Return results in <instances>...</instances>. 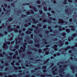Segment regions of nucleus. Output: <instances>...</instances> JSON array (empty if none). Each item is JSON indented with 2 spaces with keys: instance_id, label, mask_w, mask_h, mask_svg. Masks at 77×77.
<instances>
[{
  "instance_id": "12",
  "label": "nucleus",
  "mask_w": 77,
  "mask_h": 77,
  "mask_svg": "<svg viewBox=\"0 0 77 77\" xmlns=\"http://www.w3.org/2000/svg\"><path fill=\"white\" fill-rule=\"evenodd\" d=\"M53 48H54L55 50H57V45H54V47H53Z\"/></svg>"
},
{
  "instance_id": "6",
  "label": "nucleus",
  "mask_w": 77,
  "mask_h": 77,
  "mask_svg": "<svg viewBox=\"0 0 77 77\" xmlns=\"http://www.w3.org/2000/svg\"><path fill=\"white\" fill-rule=\"evenodd\" d=\"M29 8H31V9L32 8H33L35 12H36V11H37V9H36V7L35 6H34L32 7V6L31 5H30L29 6Z\"/></svg>"
},
{
  "instance_id": "46",
  "label": "nucleus",
  "mask_w": 77,
  "mask_h": 77,
  "mask_svg": "<svg viewBox=\"0 0 77 77\" xmlns=\"http://www.w3.org/2000/svg\"><path fill=\"white\" fill-rule=\"evenodd\" d=\"M11 5L12 6H14V2L11 3Z\"/></svg>"
},
{
  "instance_id": "26",
  "label": "nucleus",
  "mask_w": 77,
  "mask_h": 77,
  "mask_svg": "<svg viewBox=\"0 0 77 77\" xmlns=\"http://www.w3.org/2000/svg\"><path fill=\"white\" fill-rule=\"evenodd\" d=\"M50 60V59H47L46 61H45L44 62H43L44 64H46L47 63V61H48V60Z\"/></svg>"
},
{
  "instance_id": "37",
  "label": "nucleus",
  "mask_w": 77,
  "mask_h": 77,
  "mask_svg": "<svg viewBox=\"0 0 77 77\" xmlns=\"http://www.w3.org/2000/svg\"><path fill=\"white\" fill-rule=\"evenodd\" d=\"M27 53L28 54H31L32 52L31 51H29Z\"/></svg>"
},
{
  "instance_id": "7",
  "label": "nucleus",
  "mask_w": 77,
  "mask_h": 77,
  "mask_svg": "<svg viewBox=\"0 0 77 77\" xmlns=\"http://www.w3.org/2000/svg\"><path fill=\"white\" fill-rule=\"evenodd\" d=\"M70 27L72 28L71 29V30H72V31H75V26L72 25L70 26Z\"/></svg>"
},
{
  "instance_id": "38",
  "label": "nucleus",
  "mask_w": 77,
  "mask_h": 77,
  "mask_svg": "<svg viewBox=\"0 0 77 77\" xmlns=\"http://www.w3.org/2000/svg\"><path fill=\"white\" fill-rule=\"evenodd\" d=\"M63 68H66V67H67V66H67V65H63Z\"/></svg>"
},
{
  "instance_id": "64",
  "label": "nucleus",
  "mask_w": 77,
  "mask_h": 77,
  "mask_svg": "<svg viewBox=\"0 0 77 77\" xmlns=\"http://www.w3.org/2000/svg\"><path fill=\"white\" fill-rule=\"evenodd\" d=\"M46 69H44L43 70V72H47V70H46Z\"/></svg>"
},
{
  "instance_id": "1",
  "label": "nucleus",
  "mask_w": 77,
  "mask_h": 77,
  "mask_svg": "<svg viewBox=\"0 0 77 77\" xmlns=\"http://www.w3.org/2000/svg\"><path fill=\"white\" fill-rule=\"evenodd\" d=\"M5 42V43L4 44V45L3 46L2 48H8V46L7 45V44L9 45L11 43L9 42H8L7 41H6Z\"/></svg>"
},
{
  "instance_id": "43",
  "label": "nucleus",
  "mask_w": 77,
  "mask_h": 77,
  "mask_svg": "<svg viewBox=\"0 0 77 77\" xmlns=\"http://www.w3.org/2000/svg\"><path fill=\"white\" fill-rule=\"evenodd\" d=\"M37 26L38 27H41V26H42V25L41 24H38L37 25Z\"/></svg>"
},
{
  "instance_id": "13",
  "label": "nucleus",
  "mask_w": 77,
  "mask_h": 77,
  "mask_svg": "<svg viewBox=\"0 0 77 77\" xmlns=\"http://www.w3.org/2000/svg\"><path fill=\"white\" fill-rule=\"evenodd\" d=\"M70 68L72 71H73V72H74V70L75 69H74V66H71L70 67Z\"/></svg>"
},
{
  "instance_id": "32",
  "label": "nucleus",
  "mask_w": 77,
  "mask_h": 77,
  "mask_svg": "<svg viewBox=\"0 0 77 77\" xmlns=\"http://www.w3.org/2000/svg\"><path fill=\"white\" fill-rule=\"evenodd\" d=\"M30 5V3H24V4H22V5H23V6H24V5Z\"/></svg>"
},
{
  "instance_id": "8",
  "label": "nucleus",
  "mask_w": 77,
  "mask_h": 77,
  "mask_svg": "<svg viewBox=\"0 0 77 77\" xmlns=\"http://www.w3.org/2000/svg\"><path fill=\"white\" fill-rule=\"evenodd\" d=\"M50 47V45H46V46H45L46 48L43 49L44 51H46V50H48V48L47 47Z\"/></svg>"
},
{
  "instance_id": "31",
  "label": "nucleus",
  "mask_w": 77,
  "mask_h": 77,
  "mask_svg": "<svg viewBox=\"0 0 77 77\" xmlns=\"http://www.w3.org/2000/svg\"><path fill=\"white\" fill-rule=\"evenodd\" d=\"M43 28L45 29L47 28V25H44L43 26Z\"/></svg>"
},
{
  "instance_id": "35",
  "label": "nucleus",
  "mask_w": 77,
  "mask_h": 77,
  "mask_svg": "<svg viewBox=\"0 0 77 77\" xmlns=\"http://www.w3.org/2000/svg\"><path fill=\"white\" fill-rule=\"evenodd\" d=\"M52 73L53 75H56V74H57V73L55 72L54 71H52Z\"/></svg>"
},
{
  "instance_id": "36",
  "label": "nucleus",
  "mask_w": 77,
  "mask_h": 77,
  "mask_svg": "<svg viewBox=\"0 0 77 77\" xmlns=\"http://www.w3.org/2000/svg\"><path fill=\"white\" fill-rule=\"evenodd\" d=\"M65 11L66 14H68V9H66L65 10Z\"/></svg>"
},
{
  "instance_id": "20",
  "label": "nucleus",
  "mask_w": 77,
  "mask_h": 77,
  "mask_svg": "<svg viewBox=\"0 0 77 77\" xmlns=\"http://www.w3.org/2000/svg\"><path fill=\"white\" fill-rule=\"evenodd\" d=\"M61 34L64 37L65 36H66V33L65 32H63L62 33H61Z\"/></svg>"
},
{
  "instance_id": "10",
  "label": "nucleus",
  "mask_w": 77,
  "mask_h": 77,
  "mask_svg": "<svg viewBox=\"0 0 77 77\" xmlns=\"http://www.w3.org/2000/svg\"><path fill=\"white\" fill-rule=\"evenodd\" d=\"M17 77V75L15 74H13L12 75H9L8 76V77Z\"/></svg>"
},
{
  "instance_id": "57",
  "label": "nucleus",
  "mask_w": 77,
  "mask_h": 77,
  "mask_svg": "<svg viewBox=\"0 0 77 77\" xmlns=\"http://www.w3.org/2000/svg\"><path fill=\"white\" fill-rule=\"evenodd\" d=\"M31 71L32 73H33L34 72H35V71L34 70H31Z\"/></svg>"
},
{
  "instance_id": "52",
  "label": "nucleus",
  "mask_w": 77,
  "mask_h": 77,
  "mask_svg": "<svg viewBox=\"0 0 77 77\" xmlns=\"http://www.w3.org/2000/svg\"><path fill=\"white\" fill-rule=\"evenodd\" d=\"M38 51L39 53H41V52H42V50L41 49H39L38 50Z\"/></svg>"
},
{
  "instance_id": "19",
  "label": "nucleus",
  "mask_w": 77,
  "mask_h": 77,
  "mask_svg": "<svg viewBox=\"0 0 77 77\" xmlns=\"http://www.w3.org/2000/svg\"><path fill=\"white\" fill-rule=\"evenodd\" d=\"M26 34H31V33H32V31H27L26 32Z\"/></svg>"
},
{
  "instance_id": "29",
  "label": "nucleus",
  "mask_w": 77,
  "mask_h": 77,
  "mask_svg": "<svg viewBox=\"0 0 77 77\" xmlns=\"http://www.w3.org/2000/svg\"><path fill=\"white\" fill-rule=\"evenodd\" d=\"M36 3L37 4L40 5V4H41V1H40V0L37 1Z\"/></svg>"
},
{
  "instance_id": "58",
  "label": "nucleus",
  "mask_w": 77,
  "mask_h": 77,
  "mask_svg": "<svg viewBox=\"0 0 77 77\" xmlns=\"http://www.w3.org/2000/svg\"><path fill=\"white\" fill-rule=\"evenodd\" d=\"M16 65H18V66H19V65H20V63H19L18 62H17L16 63Z\"/></svg>"
},
{
  "instance_id": "63",
  "label": "nucleus",
  "mask_w": 77,
  "mask_h": 77,
  "mask_svg": "<svg viewBox=\"0 0 77 77\" xmlns=\"http://www.w3.org/2000/svg\"><path fill=\"white\" fill-rule=\"evenodd\" d=\"M47 21V22H48V23H51V21L49 20H48Z\"/></svg>"
},
{
  "instance_id": "22",
  "label": "nucleus",
  "mask_w": 77,
  "mask_h": 77,
  "mask_svg": "<svg viewBox=\"0 0 77 77\" xmlns=\"http://www.w3.org/2000/svg\"><path fill=\"white\" fill-rule=\"evenodd\" d=\"M42 69H47V66H44L42 67Z\"/></svg>"
},
{
  "instance_id": "4",
  "label": "nucleus",
  "mask_w": 77,
  "mask_h": 77,
  "mask_svg": "<svg viewBox=\"0 0 77 77\" xmlns=\"http://www.w3.org/2000/svg\"><path fill=\"white\" fill-rule=\"evenodd\" d=\"M31 18L32 20L33 21V23L34 24H36V23H37L38 22V20H35V19L33 18V17L32 16H31Z\"/></svg>"
},
{
  "instance_id": "3",
  "label": "nucleus",
  "mask_w": 77,
  "mask_h": 77,
  "mask_svg": "<svg viewBox=\"0 0 77 77\" xmlns=\"http://www.w3.org/2000/svg\"><path fill=\"white\" fill-rule=\"evenodd\" d=\"M58 24H62L65 23V21L62 19L59 18L58 19Z\"/></svg>"
},
{
  "instance_id": "61",
  "label": "nucleus",
  "mask_w": 77,
  "mask_h": 77,
  "mask_svg": "<svg viewBox=\"0 0 77 77\" xmlns=\"http://www.w3.org/2000/svg\"><path fill=\"white\" fill-rule=\"evenodd\" d=\"M11 27V26H8L7 28L8 29H10Z\"/></svg>"
},
{
  "instance_id": "21",
  "label": "nucleus",
  "mask_w": 77,
  "mask_h": 77,
  "mask_svg": "<svg viewBox=\"0 0 77 77\" xmlns=\"http://www.w3.org/2000/svg\"><path fill=\"white\" fill-rule=\"evenodd\" d=\"M23 47L25 48H26V45H27V43H24V44H23Z\"/></svg>"
},
{
  "instance_id": "41",
  "label": "nucleus",
  "mask_w": 77,
  "mask_h": 77,
  "mask_svg": "<svg viewBox=\"0 0 77 77\" xmlns=\"http://www.w3.org/2000/svg\"><path fill=\"white\" fill-rule=\"evenodd\" d=\"M24 27H28V24H25L24 25Z\"/></svg>"
},
{
  "instance_id": "56",
  "label": "nucleus",
  "mask_w": 77,
  "mask_h": 77,
  "mask_svg": "<svg viewBox=\"0 0 77 77\" xmlns=\"http://www.w3.org/2000/svg\"><path fill=\"white\" fill-rule=\"evenodd\" d=\"M45 33H46V34H48V33H49V31H46L45 32Z\"/></svg>"
},
{
  "instance_id": "34",
  "label": "nucleus",
  "mask_w": 77,
  "mask_h": 77,
  "mask_svg": "<svg viewBox=\"0 0 77 77\" xmlns=\"http://www.w3.org/2000/svg\"><path fill=\"white\" fill-rule=\"evenodd\" d=\"M26 14L27 15H29V14H30V12L29 11H28L27 12L26 11Z\"/></svg>"
},
{
  "instance_id": "30",
  "label": "nucleus",
  "mask_w": 77,
  "mask_h": 77,
  "mask_svg": "<svg viewBox=\"0 0 77 77\" xmlns=\"http://www.w3.org/2000/svg\"><path fill=\"white\" fill-rule=\"evenodd\" d=\"M19 48V45H16L14 46V48L16 49H17V48Z\"/></svg>"
},
{
  "instance_id": "44",
  "label": "nucleus",
  "mask_w": 77,
  "mask_h": 77,
  "mask_svg": "<svg viewBox=\"0 0 77 77\" xmlns=\"http://www.w3.org/2000/svg\"><path fill=\"white\" fill-rule=\"evenodd\" d=\"M68 44H69V42H65V44L66 45H68Z\"/></svg>"
},
{
  "instance_id": "45",
  "label": "nucleus",
  "mask_w": 77,
  "mask_h": 77,
  "mask_svg": "<svg viewBox=\"0 0 77 77\" xmlns=\"http://www.w3.org/2000/svg\"><path fill=\"white\" fill-rule=\"evenodd\" d=\"M60 54V52H58L57 53V55L58 56H59Z\"/></svg>"
},
{
  "instance_id": "11",
  "label": "nucleus",
  "mask_w": 77,
  "mask_h": 77,
  "mask_svg": "<svg viewBox=\"0 0 77 77\" xmlns=\"http://www.w3.org/2000/svg\"><path fill=\"white\" fill-rule=\"evenodd\" d=\"M64 70V69L63 68H61L60 69V74H63V73H64V72H63Z\"/></svg>"
},
{
  "instance_id": "14",
  "label": "nucleus",
  "mask_w": 77,
  "mask_h": 77,
  "mask_svg": "<svg viewBox=\"0 0 77 77\" xmlns=\"http://www.w3.org/2000/svg\"><path fill=\"white\" fill-rule=\"evenodd\" d=\"M70 48H71V46H67L66 48H65L64 50L65 51H67V50H68V49H69Z\"/></svg>"
},
{
  "instance_id": "55",
  "label": "nucleus",
  "mask_w": 77,
  "mask_h": 77,
  "mask_svg": "<svg viewBox=\"0 0 77 77\" xmlns=\"http://www.w3.org/2000/svg\"><path fill=\"white\" fill-rule=\"evenodd\" d=\"M47 14L48 15V16H49L50 17L51 16V14L49 12H48Z\"/></svg>"
},
{
  "instance_id": "54",
  "label": "nucleus",
  "mask_w": 77,
  "mask_h": 77,
  "mask_svg": "<svg viewBox=\"0 0 77 77\" xmlns=\"http://www.w3.org/2000/svg\"><path fill=\"white\" fill-rule=\"evenodd\" d=\"M3 56H4V55L3 54L0 53V57H3Z\"/></svg>"
},
{
  "instance_id": "53",
  "label": "nucleus",
  "mask_w": 77,
  "mask_h": 77,
  "mask_svg": "<svg viewBox=\"0 0 77 77\" xmlns=\"http://www.w3.org/2000/svg\"><path fill=\"white\" fill-rule=\"evenodd\" d=\"M32 28H35L36 27V26L35 25H32Z\"/></svg>"
},
{
  "instance_id": "49",
  "label": "nucleus",
  "mask_w": 77,
  "mask_h": 77,
  "mask_svg": "<svg viewBox=\"0 0 77 77\" xmlns=\"http://www.w3.org/2000/svg\"><path fill=\"white\" fill-rule=\"evenodd\" d=\"M42 4L43 5H45V4H46V2L45 1H43L42 2Z\"/></svg>"
},
{
  "instance_id": "33",
  "label": "nucleus",
  "mask_w": 77,
  "mask_h": 77,
  "mask_svg": "<svg viewBox=\"0 0 77 77\" xmlns=\"http://www.w3.org/2000/svg\"><path fill=\"white\" fill-rule=\"evenodd\" d=\"M49 54V51H46L45 52V54L46 55H48Z\"/></svg>"
},
{
  "instance_id": "51",
  "label": "nucleus",
  "mask_w": 77,
  "mask_h": 77,
  "mask_svg": "<svg viewBox=\"0 0 77 77\" xmlns=\"http://www.w3.org/2000/svg\"><path fill=\"white\" fill-rule=\"evenodd\" d=\"M20 26H16V28L17 29H20Z\"/></svg>"
},
{
  "instance_id": "16",
  "label": "nucleus",
  "mask_w": 77,
  "mask_h": 77,
  "mask_svg": "<svg viewBox=\"0 0 77 77\" xmlns=\"http://www.w3.org/2000/svg\"><path fill=\"white\" fill-rule=\"evenodd\" d=\"M66 32H67L68 33H69V32H70V30L69 29L67 28L66 29Z\"/></svg>"
},
{
  "instance_id": "28",
  "label": "nucleus",
  "mask_w": 77,
  "mask_h": 77,
  "mask_svg": "<svg viewBox=\"0 0 77 77\" xmlns=\"http://www.w3.org/2000/svg\"><path fill=\"white\" fill-rule=\"evenodd\" d=\"M43 9H44V11H47V7H43Z\"/></svg>"
},
{
  "instance_id": "17",
  "label": "nucleus",
  "mask_w": 77,
  "mask_h": 77,
  "mask_svg": "<svg viewBox=\"0 0 77 77\" xmlns=\"http://www.w3.org/2000/svg\"><path fill=\"white\" fill-rule=\"evenodd\" d=\"M77 34L76 33H74L72 35L73 37H76L77 36Z\"/></svg>"
},
{
  "instance_id": "23",
  "label": "nucleus",
  "mask_w": 77,
  "mask_h": 77,
  "mask_svg": "<svg viewBox=\"0 0 77 77\" xmlns=\"http://www.w3.org/2000/svg\"><path fill=\"white\" fill-rule=\"evenodd\" d=\"M12 20H13L12 18L10 17L8 19V20L9 21H12Z\"/></svg>"
},
{
  "instance_id": "59",
  "label": "nucleus",
  "mask_w": 77,
  "mask_h": 77,
  "mask_svg": "<svg viewBox=\"0 0 77 77\" xmlns=\"http://www.w3.org/2000/svg\"><path fill=\"white\" fill-rule=\"evenodd\" d=\"M7 57L8 59H11V58H12V57L11 56H8Z\"/></svg>"
},
{
  "instance_id": "25",
  "label": "nucleus",
  "mask_w": 77,
  "mask_h": 77,
  "mask_svg": "<svg viewBox=\"0 0 77 77\" xmlns=\"http://www.w3.org/2000/svg\"><path fill=\"white\" fill-rule=\"evenodd\" d=\"M35 47H39V46H40V44L39 43H38L37 44H35Z\"/></svg>"
},
{
  "instance_id": "15",
  "label": "nucleus",
  "mask_w": 77,
  "mask_h": 77,
  "mask_svg": "<svg viewBox=\"0 0 77 77\" xmlns=\"http://www.w3.org/2000/svg\"><path fill=\"white\" fill-rule=\"evenodd\" d=\"M50 20H53V21H55L56 20V18H53V17H50L49 18Z\"/></svg>"
},
{
  "instance_id": "42",
  "label": "nucleus",
  "mask_w": 77,
  "mask_h": 77,
  "mask_svg": "<svg viewBox=\"0 0 77 77\" xmlns=\"http://www.w3.org/2000/svg\"><path fill=\"white\" fill-rule=\"evenodd\" d=\"M18 40H20H20H22V39H23V38H22V37H20L18 38Z\"/></svg>"
},
{
  "instance_id": "27",
  "label": "nucleus",
  "mask_w": 77,
  "mask_h": 77,
  "mask_svg": "<svg viewBox=\"0 0 77 77\" xmlns=\"http://www.w3.org/2000/svg\"><path fill=\"white\" fill-rule=\"evenodd\" d=\"M21 17L22 18H23V17H27V15L22 14L21 15Z\"/></svg>"
},
{
  "instance_id": "60",
  "label": "nucleus",
  "mask_w": 77,
  "mask_h": 77,
  "mask_svg": "<svg viewBox=\"0 0 77 77\" xmlns=\"http://www.w3.org/2000/svg\"><path fill=\"white\" fill-rule=\"evenodd\" d=\"M3 75V74L2 72H1L0 73V76H2Z\"/></svg>"
},
{
  "instance_id": "24",
  "label": "nucleus",
  "mask_w": 77,
  "mask_h": 77,
  "mask_svg": "<svg viewBox=\"0 0 77 77\" xmlns=\"http://www.w3.org/2000/svg\"><path fill=\"white\" fill-rule=\"evenodd\" d=\"M28 44H32L33 43V41L32 40L29 41H28Z\"/></svg>"
},
{
  "instance_id": "2",
  "label": "nucleus",
  "mask_w": 77,
  "mask_h": 77,
  "mask_svg": "<svg viewBox=\"0 0 77 77\" xmlns=\"http://www.w3.org/2000/svg\"><path fill=\"white\" fill-rule=\"evenodd\" d=\"M12 28H11L10 29H8V31L9 32H11V31H12V30H14L15 33H17L18 32V30L17 29H14Z\"/></svg>"
},
{
  "instance_id": "9",
  "label": "nucleus",
  "mask_w": 77,
  "mask_h": 77,
  "mask_svg": "<svg viewBox=\"0 0 77 77\" xmlns=\"http://www.w3.org/2000/svg\"><path fill=\"white\" fill-rule=\"evenodd\" d=\"M59 42V43L60 44V45H58L59 47H62V46L63 45V43L62 42V41L61 40H60Z\"/></svg>"
},
{
  "instance_id": "39",
  "label": "nucleus",
  "mask_w": 77,
  "mask_h": 77,
  "mask_svg": "<svg viewBox=\"0 0 77 77\" xmlns=\"http://www.w3.org/2000/svg\"><path fill=\"white\" fill-rule=\"evenodd\" d=\"M39 12L40 14H42V13H43V12L42 10H40L39 11Z\"/></svg>"
},
{
  "instance_id": "18",
  "label": "nucleus",
  "mask_w": 77,
  "mask_h": 77,
  "mask_svg": "<svg viewBox=\"0 0 77 77\" xmlns=\"http://www.w3.org/2000/svg\"><path fill=\"white\" fill-rule=\"evenodd\" d=\"M58 28L60 31H62V26H59Z\"/></svg>"
},
{
  "instance_id": "47",
  "label": "nucleus",
  "mask_w": 77,
  "mask_h": 77,
  "mask_svg": "<svg viewBox=\"0 0 77 77\" xmlns=\"http://www.w3.org/2000/svg\"><path fill=\"white\" fill-rule=\"evenodd\" d=\"M46 21H47V20L46 19H44V20L43 21V23H46Z\"/></svg>"
},
{
  "instance_id": "5",
  "label": "nucleus",
  "mask_w": 77,
  "mask_h": 77,
  "mask_svg": "<svg viewBox=\"0 0 77 77\" xmlns=\"http://www.w3.org/2000/svg\"><path fill=\"white\" fill-rule=\"evenodd\" d=\"M13 67L14 68V69L15 70H17L18 69H21V67L20 66H19L18 67L17 66H15V65H14L13 66Z\"/></svg>"
},
{
  "instance_id": "50",
  "label": "nucleus",
  "mask_w": 77,
  "mask_h": 77,
  "mask_svg": "<svg viewBox=\"0 0 77 77\" xmlns=\"http://www.w3.org/2000/svg\"><path fill=\"white\" fill-rule=\"evenodd\" d=\"M20 49L21 50H25V48H23V47H21Z\"/></svg>"
},
{
  "instance_id": "48",
  "label": "nucleus",
  "mask_w": 77,
  "mask_h": 77,
  "mask_svg": "<svg viewBox=\"0 0 77 77\" xmlns=\"http://www.w3.org/2000/svg\"><path fill=\"white\" fill-rule=\"evenodd\" d=\"M69 22H71L72 21V19L70 18L69 19Z\"/></svg>"
},
{
  "instance_id": "40",
  "label": "nucleus",
  "mask_w": 77,
  "mask_h": 77,
  "mask_svg": "<svg viewBox=\"0 0 77 77\" xmlns=\"http://www.w3.org/2000/svg\"><path fill=\"white\" fill-rule=\"evenodd\" d=\"M28 30L29 31H33V29L32 28H29L28 29Z\"/></svg>"
},
{
  "instance_id": "62",
  "label": "nucleus",
  "mask_w": 77,
  "mask_h": 77,
  "mask_svg": "<svg viewBox=\"0 0 77 77\" xmlns=\"http://www.w3.org/2000/svg\"><path fill=\"white\" fill-rule=\"evenodd\" d=\"M68 41H69V42H70V41H71V38H68Z\"/></svg>"
}]
</instances>
